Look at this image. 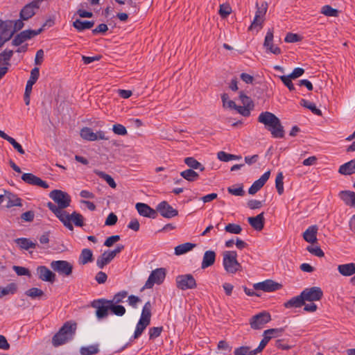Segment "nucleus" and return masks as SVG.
I'll return each instance as SVG.
<instances>
[{
  "label": "nucleus",
  "mask_w": 355,
  "mask_h": 355,
  "mask_svg": "<svg viewBox=\"0 0 355 355\" xmlns=\"http://www.w3.org/2000/svg\"><path fill=\"white\" fill-rule=\"evenodd\" d=\"M270 320V314L267 311H262L250 318V324L252 329H261Z\"/></svg>",
  "instance_id": "obj_10"
},
{
  "label": "nucleus",
  "mask_w": 355,
  "mask_h": 355,
  "mask_svg": "<svg viewBox=\"0 0 355 355\" xmlns=\"http://www.w3.org/2000/svg\"><path fill=\"white\" fill-rule=\"evenodd\" d=\"M249 224L257 231H261L264 227L265 218L263 212L258 214L255 217H249L248 218Z\"/></svg>",
  "instance_id": "obj_22"
},
{
  "label": "nucleus",
  "mask_w": 355,
  "mask_h": 355,
  "mask_svg": "<svg viewBox=\"0 0 355 355\" xmlns=\"http://www.w3.org/2000/svg\"><path fill=\"white\" fill-rule=\"evenodd\" d=\"M284 328L269 329L263 331V334L272 338L280 336L284 332Z\"/></svg>",
  "instance_id": "obj_53"
},
{
  "label": "nucleus",
  "mask_w": 355,
  "mask_h": 355,
  "mask_svg": "<svg viewBox=\"0 0 355 355\" xmlns=\"http://www.w3.org/2000/svg\"><path fill=\"white\" fill-rule=\"evenodd\" d=\"M264 19L259 17V15H255L254 18L249 27V30H254L258 28V30L262 28V24Z\"/></svg>",
  "instance_id": "obj_57"
},
{
  "label": "nucleus",
  "mask_w": 355,
  "mask_h": 355,
  "mask_svg": "<svg viewBox=\"0 0 355 355\" xmlns=\"http://www.w3.org/2000/svg\"><path fill=\"white\" fill-rule=\"evenodd\" d=\"M163 331V327H153L149 329V339L154 340L159 337Z\"/></svg>",
  "instance_id": "obj_56"
},
{
  "label": "nucleus",
  "mask_w": 355,
  "mask_h": 355,
  "mask_svg": "<svg viewBox=\"0 0 355 355\" xmlns=\"http://www.w3.org/2000/svg\"><path fill=\"white\" fill-rule=\"evenodd\" d=\"M13 270L19 276L26 275L31 277V272L29 270L24 267L14 266Z\"/></svg>",
  "instance_id": "obj_62"
},
{
  "label": "nucleus",
  "mask_w": 355,
  "mask_h": 355,
  "mask_svg": "<svg viewBox=\"0 0 355 355\" xmlns=\"http://www.w3.org/2000/svg\"><path fill=\"white\" fill-rule=\"evenodd\" d=\"M15 242L19 245V247L24 250H29L31 248H35L37 243L33 242L26 238H19L15 240Z\"/></svg>",
  "instance_id": "obj_34"
},
{
  "label": "nucleus",
  "mask_w": 355,
  "mask_h": 355,
  "mask_svg": "<svg viewBox=\"0 0 355 355\" xmlns=\"http://www.w3.org/2000/svg\"><path fill=\"white\" fill-rule=\"evenodd\" d=\"M166 269L159 268L153 270L149 275L144 288H152L156 284H161L166 277Z\"/></svg>",
  "instance_id": "obj_8"
},
{
  "label": "nucleus",
  "mask_w": 355,
  "mask_h": 355,
  "mask_svg": "<svg viewBox=\"0 0 355 355\" xmlns=\"http://www.w3.org/2000/svg\"><path fill=\"white\" fill-rule=\"evenodd\" d=\"M340 198L344 201L345 205L355 206V193L351 191H342L339 193Z\"/></svg>",
  "instance_id": "obj_25"
},
{
  "label": "nucleus",
  "mask_w": 355,
  "mask_h": 355,
  "mask_svg": "<svg viewBox=\"0 0 355 355\" xmlns=\"http://www.w3.org/2000/svg\"><path fill=\"white\" fill-rule=\"evenodd\" d=\"M300 105L309 110H310L314 114L317 116H322V111L317 108L315 105L313 103L309 102L306 99H301Z\"/></svg>",
  "instance_id": "obj_39"
},
{
  "label": "nucleus",
  "mask_w": 355,
  "mask_h": 355,
  "mask_svg": "<svg viewBox=\"0 0 355 355\" xmlns=\"http://www.w3.org/2000/svg\"><path fill=\"white\" fill-rule=\"evenodd\" d=\"M221 98L224 107H227L230 109H234L236 107L235 102L232 100H229V96L227 94H223L221 96Z\"/></svg>",
  "instance_id": "obj_58"
},
{
  "label": "nucleus",
  "mask_w": 355,
  "mask_h": 355,
  "mask_svg": "<svg viewBox=\"0 0 355 355\" xmlns=\"http://www.w3.org/2000/svg\"><path fill=\"white\" fill-rule=\"evenodd\" d=\"M338 270L343 276H351L355 274V263H349L339 265Z\"/></svg>",
  "instance_id": "obj_28"
},
{
  "label": "nucleus",
  "mask_w": 355,
  "mask_h": 355,
  "mask_svg": "<svg viewBox=\"0 0 355 355\" xmlns=\"http://www.w3.org/2000/svg\"><path fill=\"white\" fill-rule=\"evenodd\" d=\"M156 211L166 218H171L178 215V211L173 208L166 201L159 203L156 207Z\"/></svg>",
  "instance_id": "obj_15"
},
{
  "label": "nucleus",
  "mask_w": 355,
  "mask_h": 355,
  "mask_svg": "<svg viewBox=\"0 0 355 355\" xmlns=\"http://www.w3.org/2000/svg\"><path fill=\"white\" fill-rule=\"evenodd\" d=\"M306 250L311 254H314L315 256H317L318 257H322L324 256V252L322 250V249L318 247V246H316V247H311V246H308Z\"/></svg>",
  "instance_id": "obj_64"
},
{
  "label": "nucleus",
  "mask_w": 355,
  "mask_h": 355,
  "mask_svg": "<svg viewBox=\"0 0 355 355\" xmlns=\"http://www.w3.org/2000/svg\"><path fill=\"white\" fill-rule=\"evenodd\" d=\"M234 355H257L255 349L251 350L250 347L241 346L236 348L234 351Z\"/></svg>",
  "instance_id": "obj_47"
},
{
  "label": "nucleus",
  "mask_w": 355,
  "mask_h": 355,
  "mask_svg": "<svg viewBox=\"0 0 355 355\" xmlns=\"http://www.w3.org/2000/svg\"><path fill=\"white\" fill-rule=\"evenodd\" d=\"M37 275L38 278L44 282H48L51 284L55 281V274L49 269L46 266H40L36 268Z\"/></svg>",
  "instance_id": "obj_17"
},
{
  "label": "nucleus",
  "mask_w": 355,
  "mask_h": 355,
  "mask_svg": "<svg viewBox=\"0 0 355 355\" xmlns=\"http://www.w3.org/2000/svg\"><path fill=\"white\" fill-rule=\"evenodd\" d=\"M40 3L38 0H33L23 7L19 13V17L22 20H28L33 17L40 7Z\"/></svg>",
  "instance_id": "obj_11"
},
{
  "label": "nucleus",
  "mask_w": 355,
  "mask_h": 355,
  "mask_svg": "<svg viewBox=\"0 0 355 355\" xmlns=\"http://www.w3.org/2000/svg\"><path fill=\"white\" fill-rule=\"evenodd\" d=\"M58 218L63 223V225L70 230H73L72 222L76 226L78 227H83L84 225L83 216L80 214L76 211H73L71 214H69L65 212Z\"/></svg>",
  "instance_id": "obj_5"
},
{
  "label": "nucleus",
  "mask_w": 355,
  "mask_h": 355,
  "mask_svg": "<svg viewBox=\"0 0 355 355\" xmlns=\"http://www.w3.org/2000/svg\"><path fill=\"white\" fill-rule=\"evenodd\" d=\"M42 32V28L38 30H25L17 34L12 41L14 46H19L25 41L39 35Z\"/></svg>",
  "instance_id": "obj_12"
},
{
  "label": "nucleus",
  "mask_w": 355,
  "mask_h": 355,
  "mask_svg": "<svg viewBox=\"0 0 355 355\" xmlns=\"http://www.w3.org/2000/svg\"><path fill=\"white\" fill-rule=\"evenodd\" d=\"M258 122L264 125L273 138H284L285 132L280 119L273 113L262 112L258 116Z\"/></svg>",
  "instance_id": "obj_1"
},
{
  "label": "nucleus",
  "mask_w": 355,
  "mask_h": 355,
  "mask_svg": "<svg viewBox=\"0 0 355 355\" xmlns=\"http://www.w3.org/2000/svg\"><path fill=\"white\" fill-rule=\"evenodd\" d=\"M338 12L337 9L333 8L329 5L324 6L321 8V13L328 17H337Z\"/></svg>",
  "instance_id": "obj_50"
},
{
  "label": "nucleus",
  "mask_w": 355,
  "mask_h": 355,
  "mask_svg": "<svg viewBox=\"0 0 355 355\" xmlns=\"http://www.w3.org/2000/svg\"><path fill=\"white\" fill-rule=\"evenodd\" d=\"M113 132L118 135H125L127 134L126 128L121 124H114L112 128Z\"/></svg>",
  "instance_id": "obj_61"
},
{
  "label": "nucleus",
  "mask_w": 355,
  "mask_h": 355,
  "mask_svg": "<svg viewBox=\"0 0 355 355\" xmlns=\"http://www.w3.org/2000/svg\"><path fill=\"white\" fill-rule=\"evenodd\" d=\"M255 290H261L264 292H273L282 288V284L274 282L272 279H267L254 284Z\"/></svg>",
  "instance_id": "obj_16"
},
{
  "label": "nucleus",
  "mask_w": 355,
  "mask_h": 355,
  "mask_svg": "<svg viewBox=\"0 0 355 355\" xmlns=\"http://www.w3.org/2000/svg\"><path fill=\"white\" fill-rule=\"evenodd\" d=\"M318 226L317 225H311L309 227L306 231L303 233L304 239L310 243H314L317 241V233H318Z\"/></svg>",
  "instance_id": "obj_24"
},
{
  "label": "nucleus",
  "mask_w": 355,
  "mask_h": 355,
  "mask_svg": "<svg viewBox=\"0 0 355 355\" xmlns=\"http://www.w3.org/2000/svg\"><path fill=\"white\" fill-rule=\"evenodd\" d=\"M184 163L191 169H200V171L205 170V167L195 158L189 157L184 159Z\"/></svg>",
  "instance_id": "obj_44"
},
{
  "label": "nucleus",
  "mask_w": 355,
  "mask_h": 355,
  "mask_svg": "<svg viewBox=\"0 0 355 355\" xmlns=\"http://www.w3.org/2000/svg\"><path fill=\"white\" fill-rule=\"evenodd\" d=\"M21 180L31 185L38 186L44 189H47L49 187V185L46 181L42 180L39 177L31 173H24L21 176Z\"/></svg>",
  "instance_id": "obj_18"
},
{
  "label": "nucleus",
  "mask_w": 355,
  "mask_h": 355,
  "mask_svg": "<svg viewBox=\"0 0 355 355\" xmlns=\"http://www.w3.org/2000/svg\"><path fill=\"white\" fill-rule=\"evenodd\" d=\"M237 252L234 250L225 251L223 253V266L225 270L230 274L241 271L242 266L237 261Z\"/></svg>",
  "instance_id": "obj_4"
},
{
  "label": "nucleus",
  "mask_w": 355,
  "mask_h": 355,
  "mask_svg": "<svg viewBox=\"0 0 355 355\" xmlns=\"http://www.w3.org/2000/svg\"><path fill=\"white\" fill-rule=\"evenodd\" d=\"M17 284L15 283H10L8 284L5 288L1 287V297L9 295L14 294L17 291Z\"/></svg>",
  "instance_id": "obj_48"
},
{
  "label": "nucleus",
  "mask_w": 355,
  "mask_h": 355,
  "mask_svg": "<svg viewBox=\"0 0 355 355\" xmlns=\"http://www.w3.org/2000/svg\"><path fill=\"white\" fill-rule=\"evenodd\" d=\"M6 198L8 200L6 207L8 208L15 206L21 207L22 205L21 198L12 193L6 192Z\"/></svg>",
  "instance_id": "obj_33"
},
{
  "label": "nucleus",
  "mask_w": 355,
  "mask_h": 355,
  "mask_svg": "<svg viewBox=\"0 0 355 355\" xmlns=\"http://www.w3.org/2000/svg\"><path fill=\"white\" fill-rule=\"evenodd\" d=\"M52 270L63 276H70L73 272V265L67 261H53L50 263Z\"/></svg>",
  "instance_id": "obj_9"
},
{
  "label": "nucleus",
  "mask_w": 355,
  "mask_h": 355,
  "mask_svg": "<svg viewBox=\"0 0 355 355\" xmlns=\"http://www.w3.org/2000/svg\"><path fill=\"white\" fill-rule=\"evenodd\" d=\"M77 324L73 321L66 322L59 331L53 336L52 344L58 347L71 340L76 331Z\"/></svg>",
  "instance_id": "obj_3"
},
{
  "label": "nucleus",
  "mask_w": 355,
  "mask_h": 355,
  "mask_svg": "<svg viewBox=\"0 0 355 355\" xmlns=\"http://www.w3.org/2000/svg\"><path fill=\"white\" fill-rule=\"evenodd\" d=\"M40 76V69L38 67H34L31 71V76L28 80L25 90L32 92L33 85L37 82Z\"/></svg>",
  "instance_id": "obj_27"
},
{
  "label": "nucleus",
  "mask_w": 355,
  "mask_h": 355,
  "mask_svg": "<svg viewBox=\"0 0 355 355\" xmlns=\"http://www.w3.org/2000/svg\"><path fill=\"white\" fill-rule=\"evenodd\" d=\"M13 21H1L0 22V37L4 40V41H8L12 35L15 34L12 31Z\"/></svg>",
  "instance_id": "obj_19"
},
{
  "label": "nucleus",
  "mask_w": 355,
  "mask_h": 355,
  "mask_svg": "<svg viewBox=\"0 0 355 355\" xmlns=\"http://www.w3.org/2000/svg\"><path fill=\"white\" fill-rule=\"evenodd\" d=\"M216 254L213 250H207L204 253L201 268L205 269L213 266L216 261Z\"/></svg>",
  "instance_id": "obj_23"
},
{
  "label": "nucleus",
  "mask_w": 355,
  "mask_h": 355,
  "mask_svg": "<svg viewBox=\"0 0 355 355\" xmlns=\"http://www.w3.org/2000/svg\"><path fill=\"white\" fill-rule=\"evenodd\" d=\"M196 244L191 243H184L180 244L175 248V254L177 256H180L184 254L191 250H192L195 247Z\"/></svg>",
  "instance_id": "obj_31"
},
{
  "label": "nucleus",
  "mask_w": 355,
  "mask_h": 355,
  "mask_svg": "<svg viewBox=\"0 0 355 355\" xmlns=\"http://www.w3.org/2000/svg\"><path fill=\"white\" fill-rule=\"evenodd\" d=\"M110 311L116 316H123L125 312V308L121 304H110Z\"/></svg>",
  "instance_id": "obj_49"
},
{
  "label": "nucleus",
  "mask_w": 355,
  "mask_h": 355,
  "mask_svg": "<svg viewBox=\"0 0 355 355\" xmlns=\"http://www.w3.org/2000/svg\"><path fill=\"white\" fill-rule=\"evenodd\" d=\"M94 173L97 175L99 178L103 179L110 187L115 189L116 187V184L114 179L108 174L105 173V172L98 171V170H94Z\"/></svg>",
  "instance_id": "obj_40"
},
{
  "label": "nucleus",
  "mask_w": 355,
  "mask_h": 355,
  "mask_svg": "<svg viewBox=\"0 0 355 355\" xmlns=\"http://www.w3.org/2000/svg\"><path fill=\"white\" fill-rule=\"evenodd\" d=\"M1 138L3 139L8 141L12 146L13 148L21 155H24L25 153L24 150L23 149L22 146L20 144H19L14 138L8 135L5 132L2 134Z\"/></svg>",
  "instance_id": "obj_35"
},
{
  "label": "nucleus",
  "mask_w": 355,
  "mask_h": 355,
  "mask_svg": "<svg viewBox=\"0 0 355 355\" xmlns=\"http://www.w3.org/2000/svg\"><path fill=\"white\" fill-rule=\"evenodd\" d=\"M279 78L281 79L282 83L284 84V85L286 86L287 88L290 91L295 90L294 85L293 84V83L291 81V80L293 78L289 77V75H288V76H279Z\"/></svg>",
  "instance_id": "obj_59"
},
{
  "label": "nucleus",
  "mask_w": 355,
  "mask_h": 355,
  "mask_svg": "<svg viewBox=\"0 0 355 355\" xmlns=\"http://www.w3.org/2000/svg\"><path fill=\"white\" fill-rule=\"evenodd\" d=\"M113 259V257L109 252H105L98 257L96 260V265L99 268L102 269L105 266L110 263Z\"/></svg>",
  "instance_id": "obj_32"
},
{
  "label": "nucleus",
  "mask_w": 355,
  "mask_h": 355,
  "mask_svg": "<svg viewBox=\"0 0 355 355\" xmlns=\"http://www.w3.org/2000/svg\"><path fill=\"white\" fill-rule=\"evenodd\" d=\"M225 230L231 234H239L241 232L242 227L238 224L229 223L225 227Z\"/></svg>",
  "instance_id": "obj_52"
},
{
  "label": "nucleus",
  "mask_w": 355,
  "mask_h": 355,
  "mask_svg": "<svg viewBox=\"0 0 355 355\" xmlns=\"http://www.w3.org/2000/svg\"><path fill=\"white\" fill-rule=\"evenodd\" d=\"M150 318H151V304L148 301L145 303V304L142 309L140 320H142L144 321H148V322L150 323Z\"/></svg>",
  "instance_id": "obj_41"
},
{
  "label": "nucleus",
  "mask_w": 355,
  "mask_h": 355,
  "mask_svg": "<svg viewBox=\"0 0 355 355\" xmlns=\"http://www.w3.org/2000/svg\"><path fill=\"white\" fill-rule=\"evenodd\" d=\"M128 296V292L125 291H121L116 293L112 300H109L110 304H119L123 302L124 299Z\"/></svg>",
  "instance_id": "obj_45"
},
{
  "label": "nucleus",
  "mask_w": 355,
  "mask_h": 355,
  "mask_svg": "<svg viewBox=\"0 0 355 355\" xmlns=\"http://www.w3.org/2000/svg\"><path fill=\"white\" fill-rule=\"evenodd\" d=\"M180 175L189 182H194L199 178L198 173L191 168L182 171Z\"/></svg>",
  "instance_id": "obj_37"
},
{
  "label": "nucleus",
  "mask_w": 355,
  "mask_h": 355,
  "mask_svg": "<svg viewBox=\"0 0 355 355\" xmlns=\"http://www.w3.org/2000/svg\"><path fill=\"white\" fill-rule=\"evenodd\" d=\"M304 301L302 295H299L297 296L293 297L289 300L284 302V306L286 309L291 308H300L304 305Z\"/></svg>",
  "instance_id": "obj_26"
},
{
  "label": "nucleus",
  "mask_w": 355,
  "mask_h": 355,
  "mask_svg": "<svg viewBox=\"0 0 355 355\" xmlns=\"http://www.w3.org/2000/svg\"><path fill=\"white\" fill-rule=\"evenodd\" d=\"M301 295L304 302H314L322 299L323 297V292L320 287L313 286L305 288L302 291Z\"/></svg>",
  "instance_id": "obj_13"
},
{
  "label": "nucleus",
  "mask_w": 355,
  "mask_h": 355,
  "mask_svg": "<svg viewBox=\"0 0 355 355\" xmlns=\"http://www.w3.org/2000/svg\"><path fill=\"white\" fill-rule=\"evenodd\" d=\"M273 29H268L266 33L263 46L266 49L267 53H271L275 55H279L282 53V50L277 46L274 45L273 44Z\"/></svg>",
  "instance_id": "obj_14"
},
{
  "label": "nucleus",
  "mask_w": 355,
  "mask_h": 355,
  "mask_svg": "<svg viewBox=\"0 0 355 355\" xmlns=\"http://www.w3.org/2000/svg\"><path fill=\"white\" fill-rule=\"evenodd\" d=\"M149 324L150 322H148V321H144L139 319L136 326V329L133 335V338H138Z\"/></svg>",
  "instance_id": "obj_42"
},
{
  "label": "nucleus",
  "mask_w": 355,
  "mask_h": 355,
  "mask_svg": "<svg viewBox=\"0 0 355 355\" xmlns=\"http://www.w3.org/2000/svg\"><path fill=\"white\" fill-rule=\"evenodd\" d=\"M92 260H93L92 251L87 248L83 249L82 250L80 257H79V263L80 264L85 265L89 262L92 261Z\"/></svg>",
  "instance_id": "obj_36"
},
{
  "label": "nucleus",
  "mask_w": 355,
  "mask_h": 355,
  "mask_svg": "<svg viewBox=\"0 0 355 355\" xmlns=\"http://www.w3.org/2000/svg\"><path fill=\"white\" fill-rule=\"evenodd\" d=\"M178 288L185 291L196 288V281L191 274L180 275L175 278Z\"/></svg>",
  "instance_id": "obj_7"
},
{
  "label": "nucleus",
  "mask_w": 355,
  "mask_h": 355,
  "mask_svg": "<svg viewBox=\"0 0 355 355\" xmlns=\"http://www.w3.org/2000/svg\"><path fill=\"white\" fill-rule=\"evenodd\" d=\"M25 294L33 299L42 297L44 295L43 291L37 288H31L26 291Z\"/></svg>",
  "instance_id": "obj_54"
},
{
  "label": "nucleus",
  "mask_w": 355,
  "mask_h": 355,
  "mask_svg": "<svg viewBox=\"0 0 355 355\" xmlns=\"http://www.w3.org/2000/svg\"><path fill=\"white\" fill-rule=\"evenodd\" d=\"M94 21H82L78 19L73 22V26L79 32L83 31L86 29H90L94 26Z\"/></svg>",
  "instance_id": "obj_30"
},
{
  "label": "nucleus",
  "mask_w": 355,
  "mask_h": 355,
  "mask_svg": "<svg viewBox=\"0 0 355 355\" xmlns=\"http://www.w3.org/2000/svg\"><path fill=\"white\" fill-rule=\"evenodd\" d=\"M91 306L96 309V316L98 320L108 316L109 311H110L109 300L105 298L94 300L92 302Z\"/></svg>",
  "instance_id": "obj_6"
},
{
  "label": "nucleus",
  "mask_w": 355,
  "mask_h": 355,
  "mask_svg": "<svg viewBox=\"0 0 355 355\" xmlns=\"http://www.w3.org/2000/svg\"><path fill=\"white\" fill-rule=\"evenodd\" d=\"M99 352L98 345H92L87 347H82L80 349L81 355H94Z\"/></svg>",
  "instance_id": "obj_43"
},
{
  "label": "nucleus",
  "mask_w": 355,
  "mask_h": 355,
  "mask_svg": "<svg viewBox=\"0 0 355 355\" xmlns=\"http://www.w3.org/2000/svg\"><path fill=\"white\" fill-rule=\"evenodd\" d=\"M301 40V37L300 35L295 33H288L285 38L284 41L288 43H293L297 42Z\"/></svg>",
  "instance_id": "obj_63"
},
{
  "label": "nucleus",
  "mask_w": 355,
  "mask_h": 355,
  "mask_svg": "<svg viewBox=\"0 0 355 355\" xmlns=\"http://www.w3.org/2000/svg\"><path fill=\"white\" fill-rule=\"evenodd\" d=\"M338 172L343 175H352L355 173V159L341 165Z\"/></svg>",
  "instance_id": "obj_29"
},
{
  "label": "nucleus",
  "mask_w": 355,
  "mask_h": 355,
  "mask_svg": "<svg viewBox=\"0 0 355 355\" xmlns=\"http://www.w3.org/2000/svg\"><path fill=\"white\" fill-rule=\"evenodd\" d=\"M284 175L282 172L278 173L276 179H275V187L277 191V193L279 195H282L284 193Z\"/></svg>",
  "instance_id": "obj_51"
},
{
  "label": "nucleus",
  "mask_w": 355,
  "mask_h": 355,
  "mask_svg": "<svg viewBox=\"0 0 355 355\" xmlns=\"http://www.w3.org/2000/svg\"><path fill=\"white\" fill-rule=\"evenodd\" d=\"M136 209L138 213L144 217L155 218L157 216V211L152 209L147 204L138 202L136 204Z\"/></svg>",
  "instance_id": "obj_21"
},
{
  "label": "nucleus",
  "mask_w": 355,
  "mask_h": 355,
  "mask_svg": "<svg viewBox=\"0 0 355 355\" xmlns=\"http://www.w3.org/2000/svg\"><path fill=\"white\" fill-rule=\"evenodd\" d=\"M13 55V51L12 50H4L1 53H0V62H3L4 64L9 65V60Z\"/></svg>",
  "instance_id": "obj_55"
},
{
  "label": "nucleus",
  "mask_w": 355,
  "mask_h": 355,
  "mask_svg": "<svg viewBox=\"0 0 355 355\" xmlns=\"http://www.w3.org/2000/svg\"><path fill=\"white\" fill-rule=\"evenodd\" d=\"M217 157L222 162H229L233 159H241V155H235L232 154L227 153L224 151H219L217 153Z\"/></svg>",
  "instance_id": "obj_46"
},
{
  "label": "nucleus",
  "mask_w": 355,
  "mask_h": 355,
  "mask_svg": "<svg viewBox=\"0 0 355 355\" xmlns=\"http://www.w3.org/2000/svg\"><path fill=\"white\" fill-rule=\"evenodd\" d=\"M49 197L58 204V205L49 202L47 207L58 217L60 218L66 211L64 209L70 205V196L61 190L55 189L49 193Z\"/></svg>",
  "instance_id": "obj_2"
},
{
  "label": "nucleus",
  "mask_w": 355,
  "mask_h": 355,
  "mask_svg": "<svg viewBox=\"0 0 355 355\" xmlns=\"http://www.w3.org/2000/svg\"><path fill=\"white\" fill-rule=\"evenodd\" d=\"M270 175V171H268L265 172L259 179L254 181L251 187L248 189V193L251 195L255 194L259 190H260L266 182L268 181Z\"/></svg>",
  "instance_id": "obj_20"
},
{
  "label": "nucleus",
  "mask_w": 355,
  "mask_h": 355,
  "mask_svg": "<svg viewBox=\"0 0 355 355\" xmlns=\"http://www.w3.org/2000/svg\"><path fill=\"white\" fill-rule=\"evenodd\" d=\"M80 134L83 139L91 141H96L95 132H94L92 128H90L85 127L82 128Z\"/></svg>",
  "instance_id": "obj_38"
},
{
  "label": "nucleus",
  "mask_w": 355,
  "mask_h": 355,
  "mask_svg": "<svg viewBox=\"0 0 355 355\" xmlns=\"http://www.w3.org/2000/svg\"><path fill=\"white\" fill-rule=\"evenodd\" d=\"M239 98L243 105L250 107H254V104L251 98L246 96L245 94H244L243 92H240Z\"/></svg>",
  "instance_id": "obj_60"
}]
</instances>
